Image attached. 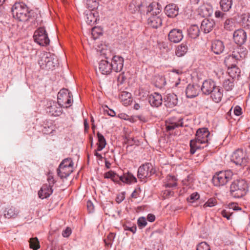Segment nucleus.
Wrapping results in <instances>:
<instances>
[{
  "label": "nucleus",
  "mask_w": 250,
  "mask_h": 250,
  "mask_svg": "<svg viewBox=\"0 0 250 250\" xmlns=\"http://www.w3.org/2000/svg\"><path fill=\"white\" fill-rule=\"evenodd\" d=\"M69 175V173H48L47 180L48 183L44 184L38 192L39 197L43 199L49 197L53 193L52 187L54 184L62 180L64 182Z\"/></svg>",
  "instance_id": "f257e3e1"
},
{
  "label": "nucleus",
  "mask_w": 250,
  "mask_h": 250,
  "mask_svg": "<svg viewBox=\"0 0 250 250\" xmlns=\"http://www.w3.org/2000/svg\"><path fill=\"white\" fill-rule=\"evenodd\" d=\"M13 17L21 21H26L31 17V11L23 2H16L12 8Z\"/></svg>",
  "instance_id": "f03ea898"
},
{
  "label": "nucleus",
  "mask_w": 250,
  "mask_h": 250,
  "mask_svg": "<svg viewBox=\"0 0 250 250\" xmlns=\"http://www.w3.org/2000/svg\"><path fill=\"white\" fill-rule=\"evenodd\" d=\"M248 191L247 182L243 179L234 181L230 187V195L235 198H240L245 196Z\"/></svg>",
  "instance_id": "7ed1b4c3"
},
{
  "label": "nucleus",
  "mask_w": 250,
  "mask_h": 250,
  "mask_svg": "<svg viewBox=\"0 0 250 250\" xmlns=\"http://www.w3.org/2000/svg\"><path fill=\"white\" fill-rule=\"evenodd\" d=\"M104 178H110L114 182L123 183L130 184L137 182L136 178L131 174V173H122L121 175L117 173H104Z\"/></svg>",
  "instance_id": "20e7f679"
},
{
  "label": "nucleus",
  "mask_w": 250,
  "mask_h": 250,
  "mask_svg": "<svg viewBox=\"0 0 250 250\" xmlns=\"http://www.w3.org/2000/svg\"><path fill=\"white\" fill-rule=\"evenodd\" d=\"M33 38L34 41L41 46H47L50 43V40L44 27H39L35 31Z\"/></svg>",
  "instance_id": "39448f33"
},
{
  "label": "nucleus",
  "mask_w": 250,
  "mask_h": 250,
  "mask_svg": "<svg viewBox=\"0 0 250 250\" xmlns=\"http://www.w3.org/2000/svg\"><path fill=\"white\" fill-rule=\"evenodd\" d=\"M57 100L59 105L63 108H67L71 105L72 96L67 89L62 88L58 93Z\"/></svg>",
  "instance_id": "423d86ee"
},
{
  "label": "nucleus",
  "mask_w": 250,
  "mask_h": 250,
  "mask_svg": "<svg viewBox=\"0 0 250 250\" xmlns=\"http://www.w3.org/2000/svg\"><path fill=\"white\" fill-rule=\"evenodd\" d=\"M63 107L59 104L58 102L50 101L47 103L46 107V112L51 116L57 117L60 116L62 113Z\"/></svg>",
  "instance_id": "0eeeda50"
},
{
  "label": "nucleus",
  "mask_w": 250,
  "mask_h": 250,
  "mask_svg": "<svg viewBox=\"0 0 250 250\" xmlns=\"http://www.w3.org/2000/svg\"><path fill=\"white\" fill-rule=\"evenodd\" d=\"M231 161L236 165L245 166L248 162V159L242 149H238L233 152Z\"/></svg>",
  "instance_id": "6e6552de"
},
{
  "label": "nucleus",
  "mask_w": 250,
  "mask_h": 250,
  "mask_svg": "<svg viewBox=\"0 0 250 250\" xmlns=\"http://www.w3.org/2000/svg\"><path fill=\"white\" fill-rule=\"evenodd\" d=\"M230 173H215L212 177V182L215 186H223L231 179Z\"/></svg>",
  "instance_id": "1a4fd4ad"
},
{
  "label": "nucleus",
  "mask_w": 250,
  "mask_h": 250,
  "mask_svg": "<svg viewBox=\"0 0 250 250\" xmlns=\"http://www.w3.org/2000/svg\"><path fill=\"white\" fill-rule=\"evenodd\" d=\"M210 133L207 128L198 129L196 133L195 139L193 140L200 146L201 144H207L208 142Z\"/></svg>",
  "instance_id": "9d476101"
},
{
  "label": "nucleus",
  "mask_w": 250,
  "mask_h": 250,
  "mask_svg": "<svg viewBox=\"0 0 250 250\" xmlns=\"http://www.w3.org/2000/svg\"><path fill=\"white\" fill-rule=\"evenodd\" d=\"M238 61L234 58L232 57V55L231 54L228 55L225 58L224 63L229 70V73H230L233 70L235 71V73H237V72L239 73V70L236 67V63Z\"/></svg>",
  "instance_id": "9b49d317"
},
{
  "label": "nucleus",
  "mask_w": 250,
  "mask_h": 250,
  "mask_svg": "<svg viewBox=\"0 0 250 250\" xmlns=\"http://www.w3.org/2000/svg\"><path fill=\"white\" fill-rule=\"evenodd\" d=\"M233 39L238 45L241 46L247 40L246 32L242 29L236 30L233 33Z\"/></svg>",
  "instance_id": "f8f14e48"
},
{
  "label": "nucleus",
  "mask_w": 250,
  "mask_h": 250,
  "mask_svg": "<svg viewBox=\"0 0 250 250\" xmlns=\"http://www.w3.org/2000/svg\"><path fill=\"white\" fill-rule=\"evenodd\" d=\"M124 58L119 56H114L110 64L112 66V70L118 72L122 71L124 66Z\"/></svg>",
  "instance_id": "ddd939ff"
},
{
  "label": "nucleus",
  "mask_w": 250,
  "mask_h": 250,
  "mask_svg": "<svg viewBox=\"0 0 250 250\" xmlns=\"http://www.w3.org/2000/svg\"><path fill=\"white\" fill-rule=\"evenodd\" d=\"M73 163L71 158H66L63 160L57 169V172H61V170L67 172H73Z\"/></svg>",
  "instance_id": "4468645a"
},
{
  "label": "nucleus",
  "mask_w": 250,
  "mask_h": 250,
  "mask_svg": "<svg viewBox=\"0 0 250 250\" xmlns=\"http://www.w3.org/2000/svg\"><path fill=\"white\" fill-rule=\"evenodd\" d=\"M197 12L202 17H210L213 13L212 6L208 3H204L199 7Z\"/></svg>",
  "instance_id": "2eb2a0df"
},
{
  "label": "nucleus",
  "mask_w": 250,
  "mask_h": 250,
  "mask_svg": "<svg viewBox=\"0 0 250 250\" xmlns=\"http://www.w3.org/2000/svg\"><path fill=\"white\" fill-rule=\"evenodd\" d=\"M168 40L174 43L180 42L183 38L182 31L180 29H173L168 35Z\"/></svg>",
  "instance_id": "dca6fc26"
},
{
  "label": "nucleus",
  "mask_w": 250,
  "mask_h": 250,
  "mask_svg": "<svg viewBox=\"0 0 250 250\" xmlns=\"http://www.w3.org/2000/svg\"><path fill=\"white\" fill-rule=\"evenodd\" d=\"M148 102L152 107H158L162 104V96L157 92H154L149 95Z\"/></svg>",
  "instance_id": "f3484780"
},
{
  "label": "nucleus",
  "mask_w": 250,
  "mask_h": 250,
  "mask_svg": "<svg viewBox=\"0 0 250 250\" xmlns=\"http://www.w3.org/2000/svg\"><path fill=\"white\" fill-rule=\"evenodd\" d=\"M247 54V50L246 48L238 45L234 48L231 55L232 57L239 61L244 59L246 57Z\"/></svg>",
  "instance_id": "a211bd4d"
},
{
  "label": "nucleus",
  "mask_w": 250,
  "mask_h": 250,
  "mask_svg": "<svg viewBox=\"0 0 250 250\" xmlns=\"http://www.w3.org/2000/svg\"><path fill=\"white\" fill-rule=\"evenodd\" d=\"M216 83L211 80H205L202 84L201 87L203 93L205 95H208L210 94L214 88L216 87Z\"/></svg>",
  "instance_id": "6ab92c4d"
},
{
  "label": "nucleus",
  "mask_w": 250,
  "mask_h": 250,
  "mask_svg": "<svg viewBox=\"0 0 250 250\" xmlns=\"http://www.w3.org/2000/svg\"><path fill=\"white\" fill-rule=\"evenodd\" d=\"M164 99L165 105L168 108H172L178 104L177 97L173 93L167 94Z\"/></svg>",
  "instance_id": "aec40b11"
},
{
  "label": "nucleus",
  "mask_w": 250,
  "mask_h": 250,
  "mask_svg": "<svg viewBox=\"0 0 250 250\" xmlns=\"http://www.w3.org/2000/svg\"><path fill=\"white\" fill-rule=\"evenodd\" d=\"M215 22L212 19H205L202 21L201 29L205 33H208L212 30L215 26Z\"/></svg>",
  "instance_id": "412c9836"
},
{
  "label": "nucleus",
  "mask_w": 250,
  "mask_h": 250,
  "mask_svg": "<svg viewBox=\"0 0 250 250\" xmlns=\"http://www.w3.org/2000/svg\"><path fill=\"white\" fill-rule=\"evenodd\" d=\"M200 86L198 84H189L186 89V94L188 98H193L198 95Z\"/></svg>",
  "instance_id": "4be33fe9"
},
{
  "label": "nucleus",
  "mask_w": 250,
  "mask_h": 250,
  "mask_svg": "<svg viewBox=\"0 0 250 250\" xmlns=\"http://www.w3.org/2000/svg\"><path fill=\"white\" fill-rule=\"evenodd\" d=\"M148 25L153 28L160 27L162 24V20L160 16L150 15L147 20Z\"/></svg>",
  "instance_id": "5701e85b"
},
{
  "label": "nucleus",
  "mask_w": 250,
  "mask_h": 250,
  "mask_svg": "<svg viewBox=\"0 0 250 250\" xmlns=\"http://www.w3.org/2000/svg\"><path fill=\"white\" fill-rule=\"evenodd\" d=\"M112 66L108 61L103 60L99 63V70L102 74L107 75L110 74L112 71Z\"/></svg>",
  "instance_id": "b1692460"
},
{
  "label": "nucleus",
  "mask_w": 250,
  "mask_h": 250,
  "mask_svg": "<svg viewBox=\"0 0 250 250\" xmlns=\"http://www.w3.org/2000/svg\"><path fill=\"white\" fill-rule=\"evenodd\" d=\"M162 7L160 4L157 2H153L150 4L148 8L147 11V14L150 15H157L160 16V13L162 11Z\"/></svg>",
  "instance_id": "393cba45"
},
{
  "label": "nucleus",
  "mask_w": 250,
  "mask_h": 250,
  "mask_svg": "<svg viewBox=\"0 0 250 250\" xmlns=\"http://www.w3.org/2000/svg\"><path fill=\"white\" fill-rule=\"evenodd\" d=\"M183 119L180 118L177 121H172L169 120L168 122H166V129L167 131H170L174 129L175 128L179 127L180 126H184V123L183 122Z\"/></svg>",
  "instance_id": "a878e982"
},
{
  "label": "nucleus",
  "mask_w": 250,
  "mask_h": 250,
  "mask_svg": "<svg viewBox=\"0 0 250 250\" xmlns=\"http://www.w3.org/2000/svg\"><path fill=\"white\" fill-rule=\"evenodd\" d=\"M223 90L218 86L216 87L212 90V92L210 94L212 100L215 103L220 102L223 97Z\"/></svg>",
  "instance_id": "bb28decb"
},
{
  "label": "nucleus",
  "mask_w": 250,
  "mask_h": 250,
  "mask_svg": "<svg viewBox=\"0 0 250 250\" xmlns=\"http://www.w3.org/2000/svg\"><path fill=\"white\" fill-rule=\"evenodd\" d=\"M225 48L223 42L220 40H215L211 44V50L216 54L222 53Z\"/></svg>",
  "instance_id": "cd10ccee"
},
{
  "label": "nucleus",
  "mask_w": 250,
  "mask_h": 250,
  "mask_svg": "<svg viewBox=\"0 0 250 250\" xmlns=\"http://www.w3.org/2000/svg\"><path fill=\"white\" fill-rule=\"evenodd\" d=\"M51 54L50 53L46 52H42L39 55L38 63L40 65L42 69L44 68L45 64L49 61Z\"/></svg>",
  "instance_id": "c85d7f7f"
},
{
  "label": "nucleus",
  "mask_w": 250,
  "mask_h": 250,
  "mask_svg": "<svg viewBox=\"0 0 250 250\" xmlns=\"http://www.w3.org/2000/svg\"><path fill=\"white\" fill-rule=\"evenodd\" d=\"M97 13L93 12L92 11L89 10L85 13V20L86 23L91 26H92L97 21L96 15Z\"/></svg>",
  "instance_id": "c756f323"
},
{
  "label": "nucleus",
  "mask_w": 250,
  "mask_h": 250,
  "mask_svg": "<svg viewBox=\"0 0 250 250\" xmlns=\"http://www.w3.org/2000/svg\"><path fill=\"white\" fill-rule=\"evenodd\" d=\"M119 98L125 106H127L131 102V94L130 93L126 91H122L119 94Z\"/></svg>",
  "instance_id": "7c9ffc66"
},
{
  "label": "nucleus",
  "mask_w": 250,
  "mask_h": 250,
  "mask_svg": "<svg viewBox=\"0 0 250 250\" xmlns=\"http://www.w3.org/2000/svg\"><path fill=\"white\" fill-rule=\"evenodd\" d=\"M165 13L168 17L173 18L178 14V9L174 4H169L165 8Z\"/></svg>",
  "instance_id": "2f4dec72"
},
{
  "label": "nucleus",
  "mask_w": 250,
  "mask_h": 250,
  "mask_svg": "<svg viewBox=\"0 0 250 250\" xmlns=\"http://www.w3.org/2000/svg\"><path fill=\"white\" fill-rule=\"evenodd\" d=\"M142 6V2L140 0H133L129 5V10L132 13L139 12Z\"/></svg>",
  "instance_id": "473e14b6"
},
{
  "label": "nucleus",
  "mask_w": 250,
  "mask_h": 250,
  "mask_svg": "<svg viewBox=\"0 0 250 250\" xmlns=\"http://www.w3.org/2000/svg\"><path fill=\"white\" fill-rule=\"evenodd\" d=\"M232 0H220L219 2L220 7L224 12L229 11L232 8Z\"/></svg>",
  "instance_id": "72a5a7b5"
},
{
  "label": "nucleus",
  "mask_w": 250,
  "mask_h": 250,
  "mask_svg": "<svg viewBox=\"0 0 250 250\" xmlns=\"http://www.w3.org/2000/svg\"><path fill=\"white\" fill-rule=\"evenodd\" d=\"M177 179L172 174H168L166 179L165 187L172 188L177 186Z\"/></svg>",
  "instance_id": "f704fd0d"
},
{
  "label": "nucleus",
  "mask_w": 250,
  "mask_h": 250,
  "mask_svg": "<svg viewBox=\"0 0 250 250\" xmlns=\"http://www.w3.org/2000/svg\"><path fill=\"white\" fill-rule=\"evenodd\" d=\"M188 35L192 39L197 38L200 35V30L199 27L195 24L192 25L188 28Z\"/></svg>",
  "instance_id": "c9c22d12"
},
{
  "label": "nucleus",
  "mask_w": 250,
  "mask_h": 250,
  "mask_svg": "<svg viewBox=\"0 0 250 250\" xmlns=\"http://www.w3.org/2000/svg\"><path fill=\"white\" fill-rule=\"evenodd\" d=\"M18 213V210L15 208L13 207H8L4 211V216L7 218H15L17 216Z\"/></svg>",
  "instance_id": "e433bc0d"
},
{
  "label": "nucleus",
  "mask_w": 250,
  "mask_h": 250,
  "mask_svg": "<svg viewBox=\"0 0 250 250\" xmlns=\"http://www.w3.org/2000/svg\"><path fill=\"white\" fill-rule=\"evenodd\" d=\"M97 135L98 137L97 150L101 151L105 146L106 144V141L104 136L100 132H98Z\"/></svg>",
  "instance_id": "4c0bfd02"
},
{
  "label": "nucleus",
  "mask_w": 250,
  "mask_h": 250,
  "mask_svg": "<svg viewBox=\"0 0 250 250\" xmlns=\"http://www.w3.org/2000/svg\"><path fill=\"white\" fill-rule=\"evenodd\" d=\"M154 167L150 163H146L142 165L137 172H153Z\"/></svg>",
  "instance_id": "58836bf2"
},
{
  "label": "nucleus",
  "mask_w": 250,
  "mask_h": 250,
  "mask_svg": "<svg viewBox=\"0 0 250 250\" xmlns=\"http://www.w3.org/2000/svg\"><path fill=\"white\" fill-rule=\"evenodd\" d=\"M187 50V46L184 43H182L180 45H178L175 51V54L178 57H182L186 54Z\"/></svg>",
  "instance_id": "ea45409f"
},
{
  "label": "nucleus",
  "mask_w": 250,
  "mask_h": 250,
  "mask_svg": "<svg viewBox=\"0 0 250 250\" xmlns=\"http://www.w3.org/2000/svg\"><path fill=\"white\" fill-rule=\"evenodd\" d=\"M103 34V29L100 27L95 26L91 29V35L94 40L98 38Z\"/></svg>",
  "instance_id": "a19ab883"
},
{
  "label": "nucleus",
  "mask_w": 250,
  "mask_h": 250,
  "mask_svg": "<svg viewBox=\"0 0 250 250\" xmlns=\"http://www.w3.org/2000/svg\"><path fill=\"white\" fill-rule=\"evenodd\" d=\"M234 85V81L232 78L225 80L223 82V86L227 91L231 90Z\"/></svg>",
  "instance_id": "79ce46f5"
},
{
  "label": "nucleus",
  "mask_w": 250,
  "mask_h": 250,
  "mask_svg": "<svg viewBox=\"0 0 250 250\" xmlns=\"http://www.w3.org/2000/svg\"><path fill=\"white\" fill-rule=\"evenodd\" d=\"M29 246L33 250H37L40 248L39 241L37 237L30 238L29 240Z\"/></svg>",
  "instance_id": "37998d69"
},
{
  "label": "nucleus",
  "mask_w": 250,
  "mask_h": 250,
  "mask_svg": "<svg viewBox=\"0 0 250 250\" xmlns=\"http://www.w3.org/2000/svg\"><path fill=\"white\" fill-rule=\"evenodd\" d=\"M85 4L89 10L93 11L94 9L98 7V2L97 0H86Z\"/></svg>",
  "instance_id": "c03bdc74"
},
{
  "label": "nucleus",
  "mask_w": 250,
  "mask_h": 250,
  "mask_svg": "<svg viewBox=\"0 0 250 250\" xmlns=\"http://www.w3.org/2000/svg\"><path fill=\"white\" fill-rule=\"evenodd\" d=\"M54 59L53 56L51 55L50 58H49V61L47 62V64L46 63L44 66V68L42 69H46V70H53L55 68L56 62H54Z\"/></svg>",
  "instance_id": "a18cd8bd"
},
{
  "label": "nucleus",
  "mask_w": 250,
  "mask_h": 250,
  "mask_svg": "<svg viewBox=\"0 0 250 250\" xmlns=\"http://www.w3.org/2000/svg\"><path fill=\"white\" fill-rule=\"evenodd\" d=\"M190 153L193 154L195 153L196 150L197 149H200L201 148H203L204 146H201L199 144L197 143L196 141H193V140H191L190 142Z\"/></svg>",
  "instance_id": "49530a36"
},
{
  "label": "nucleus",
  "mask_w": 250,
  "mask_h": 250,
  "mask_svg": "<svg viewBox=\"0 0 250 250\" xmlns=\"http://www.w3.org/2000/svg\"><path fill=\"white\" fill-rule=\"evenodd\" d=\"M115 237V234L114 233L110 232L107 236V238L104 239V241L106 246L111 247L112 242Z\"/></svg>",
  "instance_id": "de8ad7c7"
},
{
  "label": "nucleus",
  "mask_w": 250,
  "mask_h": 250,
  "mask_svg": "<svg viewBox=\"0 0 250 250\" xmlns=\"http://www.w3.org/2000/svg\"><path fill=\"white\" fill-rule=\"evenodd\" d=\"M217 204V200L214 198H209L207 202H206L203 205L204 208L209 207H212L215 206Z\"/></svg>",
  "instance_id": "09e8293b"
},
{
  "label": "nucleus",
  "mask_w": 250,
  "mask_h": 250,
  "mask_svg": "<svg viewBox=\"0 0 250 250\" xmlns=\"http://www.w3.org/2000/svg\"><path fill=\"white\" fill-rule=\"evenodd\" d=\"M196 250H210V248L206 242H202L197 246Z\"/></svg>",
  "instance_id": "8fccbe9b"
},
{
  "label": "nucleus",
  "mask_w": 250,
  "mask_h": 250,
  "mask_svg": "<svg viewBox=\"0 0 250 250\" xmlns=\"http://www.w3.org/2000/svg\"><path fill=\"white\" fill-rule=\"evenodd\" d=\"M158 45L159 48L163 52H167L169 51L167 44L165 42H158Z\"/></svg>",
  "instance_id": "3c124183"
},
{
  "label": "nucleus",
  "mask_w": 250,
  "mask_h": 250,
  "mask_svg": "<svg viewBox=\"0 0 250 250\" xmlns=\"http://www.w3.org/2000/svg\"><path fill=\"white\" fill-rule=\"evenodd\" d=\"M199 198V194L197 192H194L190 195L189 197L188 198L187 200L189 202L192 203L198 200Z\"/></svg>",
  "instance_id": "603ef678"
},
{
  "label": "nucleus",
  "mask_w": 250,
  "mask_h": 250,
  "mask_svg": "<svg viewBox=\"0 0 250 250\" xmlns=\"http://www.w3.org/2000/svg\"><path fill=\"white\" fill-rule=\"evenodd\" d=\"M174 192L170 190L167 189L162 192V197L164 199L168 198L174 196Z\"/></svg>",
  "instance_id": "864d4df0"
},
{
  "label": "nucleus",
  "mask_w": 250,
  "mask_h": 250,
  "mask_svg": "<svg viewBox=\"0 0 250 250\" xmlns=\"http://www.w3.org/2000/svg\"><path fill=\"white\" fill-rule=\"evenodd\" d=\"M138 226L140 228H144L146 226L147 222L145 217H140L137 221Z\"/></svg>",
  "instance_id": "5fc2aeb1"
},
{
  "label": "nucleus",
  "mask_w": 250,
  "mask_h": 250,
  "mask_svg": "<svg viewBox=\"0 0 250 250\" xmlns=\"http://www.w3.org/2000/svg\"><path fill=\"white\" fill-rule=\"evenodd\" d=\"M242 22L244 24H246L247 26L250 24V15L249 14L243 15L242 18Z\"/></svg>",
  "instance_id": "6e6d98bb"
},
{
  "label": "nucleus",
  "mask_w": 250,
  "mask_h": 250,
  "mask_svg": "<svg viewBox=\"0 0 250 250\" xmlns=\"http://www.w3.org/2000/svg\"><path fill=\"white\" fill-rule=\"evenodd\" d=\"M232 20L231 19H227L224 22V28L227 30H230L232 24Z\"/></svg>",
  "instance_id": "4d7b16f0"
},
{
  "label": "nucleus",
  "mask_w": 250,
  "mask_h": 250,
  "mask_svg": "<svg viewBox=\"0 0 250 250\" xmlns=\"http://www.w3.org/2000/svg\"><path fill=\"white\" fill-rule=\"evenodd\" d=\"M215 17L216 18H220L221 19H224L226 14L224 12L219 10H217L214 13Z\"/></svg>",
  "instance_id": "13d9d810"
},
{
  "label": "nucleus",
  "mask_w": 250,
  "mask_h": 250,
  "mask_svg": "<svg viewBox=\"0 0 250 250\" xmlns=\"http://www.w3.org/2000/svg\"><path fill=\"white\" fill-rule=\"evenodd\" d=\"M230 209H232L233 210H240L241 208H240L237 203H229L228 205Z\"/></svg>",
  "instance_id": "bf43d9fd"
},
{
  "label": "nucleus",
  "mask_w": 250,
  "mask_h": 250,
  "mask_svg": "<svg viewBox=\"0 0 250 250\" xmlns=\"http://www.w3.org/2000/svg\"><path fill=\"white\" fill-rule=\"evenodd\" d=\"M86 206L89 213H92L94 211V206L91 201H88Z\"/></svg>",
  "instance_id": "052dcab7"
},
{
  "label": "nucleus",
  "mask_w": 250,
  "mask_h": 250,
  "mask_svg": "<svg viewBox=\"0 0 250 250\" xmlns=\"http://www.w3.org/2000/svg\"><path fill=\"white\" fill-rule=\"evenodd\" d=\"M126 79V77L125 72H122L118 77V81L121 83H123Z\"/></svg>",
  "instance_id": "680f3d73"
},
{
  "label": "nucleus",
  "mask_w": 250,
  "mask_h": 250,
  "mask_svg": "<svg viewBox=\"0 0 250 250\" xmlns=\"http://www.w3.org/2000/svg\"><path fill=\"white\" fill-rule=\"evenodd\" d=\"M222 215L226 218L228 220H229L230 218V216L232 214V213H230L229 212L227 211L226 210L224 209L221 211Z\"/></svg>",
  "instance_id": "e2e57ef3"
},
{
  "label": "nucleus",
  "mask_w": 250,
  "mask_h": 250,
  "mask_svg": "<svg viewBox=\"0 0 250 250\" xmlns=\"http://www.w3.org/2000/svg\"><path fill=\"white\" fill-rule=\"evenodd\" d=\"M124 229L125 230H129L133 232V233H135L137 228L136 226H132L131 227H128L126 225L124 226Z\"/></svg>",
  "instance_id": "0e129e2a"
},
{
  "label": "nucleus",
  "mask_w": 250,
  "mask_h": 250,
  "mask_svg": "<svg viewBox=\"0 0 250 250\" xmlns=\"http://www.w3.org/2000/svg\"><path fill=\"white\" fill-rule=\"evenodd\" d=\"M233 112L236 116H239L242 114V108L239 106H236L234 107Z\"/></svg>",
  "instance_id": "69168bd1"
},
{
  "label": "nucleus",
  "mask_w": 250,
  "mask_h": 250,
  "mask_svg": "<svg viewBox=\"0 0 250 250\" xmlns=\"http://www.w3.org/2000/svg\"><path fill=\"white\" fill-rule=\"evenodd\" d=\"M71 233V230L69 228H67L62 232V235L64 237H68Z\"/></svg>",
  "instance_id": "338daca9"
},
{
  "label": "nucleus",
  "mask_w": 250,
  "mask_h": 250,
  "mask_svg": "<svg viewBox=\"0 0 250 250\" xmlns=\"http://www.w3.org/2000/svg\"><path fill=\"white\" fill-rule=\"evenodd\" d=\"M140 188H139L138 189H135L132 193L131 197L133 198H137L140 193Z\"/></svg>",
  "instance_id": "774afa93"
}]
</instances>
